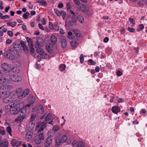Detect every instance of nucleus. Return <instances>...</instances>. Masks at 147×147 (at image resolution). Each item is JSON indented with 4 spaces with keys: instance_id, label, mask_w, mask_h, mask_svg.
<instances>
[{
    "instance_id": "nucleus-1",
    "label": "nucleus",
    "mask_w": 147,
    "mask_h": 147,
    "mask_svg": "<svg viewBox=\"0 0 147 147\" xmlns=\"http://www.w3.org/2000/svg\"><path fill=\"white\" fill-rule=\"evenodd\" d=\"M13 65H8L7 63H4L1 65L2 69L1 70V76L2 77H1V84H6L9 83V80L5 77L6 76L7 72L11 71L13 68Z\"/></svg>"
},
{
    "instance_id": "nucleus-2",
    "label": "nucleus",
    "mask_w": 147,
    "mask_h": 147,
    "mask_svg": "<svg viewBox=\"0 0 147 147\" xmlns=\"http://www.w3.org/2000/svg\"><path fill=\"white\" fill-rule=\"evenodd\" d=\"M5 85L2 84L1 86V92L2 93L1 96L4 97L3 99V102L5 103H7L12 100L11 98L9 97L11 94V92L7 91L11 89L12 87L10 85Z\"/></svg>"
},
{
    "instance_id": "nucleus-3",
    "label": "nucleus",
    "mask_w": 147,
    "mask_h": 147,
    "mask_svg": "<svg viewBox=\"0 0 147 147\" xmlns=\"http://www.w3.org/2000/svg\"><path fill=\"white\" fill-rule=\"evenodd\" d=\"M9 107L11 108L10 110L11 114L15 115L17 114V111L24 106V103L20 102L19 100H15L11 102Z\"/></svg>"
},
{
    "instance_id": "nucleus-4",
    "label": "nucleus",
    "mask_w": 147,
    "mask_h": 147,
    "mask_svg": "<svg viewBox=\"0 0 147 147\" xmlns=\"http://www.w3.org/2000/svg\"><path fill=\"white\" fill-rule=\"evenodd\" d=\"M19 111H17L18 116L15 119V121L17 123L22 122L26 118V110L25 108L21 107Z\"/></svg>"
},
{
    "instance_id": "nucleus-5",
    "label": "nucleus",
    "mask_w": 147,
    "mask_h": 147,
    "mask_svg": "<svg viewBox=\"0 0 147 147\" xmlns=\"http://www.w3.org/2000/svg\"><path fill=\"white\" fill-rule=\"evenodd\" d=\"M67 20L69 21V26H72L77 22L76 17L75 15L69 16L67 18Z\"/></svg>"
},
{
    "instance_id": "nucleus-6",
    "label": "nucleus",
    "mask_w": 147,
    "mask_h": 147,
    "mask_svg": "<svg viewBox=\"0 0 147 147\" xmlns=\"http://www.w3.org/2000/svg\"><path fill=\"white\" fill-rule=\"evenodd\" d=\"M9 78L13 81L19 82L21 81L22 78L21 76L17 74H11L9 77Z\"/></svg>"
},
{
    "instance_id": "nucleus-7",
    "label": "nucleus",
    "mask_w": 147,
    "mask_h": 147,
    "mask_svg": "<svg viewBox=\"0 0 147 147\" xmlns=\"http://www.w3.org/2000/svg\"><path fill=\"white\" fill-rule=\"evenodd\" d=\"M53 142V139L51 137H48L45 140L44 145L45 147H50V145Z\"/></svg>"
},
{
    "instance_id": "nucleus-8",
    "label": "nucleus",
    "mask_w": 147,
    "mask_h": 147,
    "mask_svg": "<svg viewBox=\"0 0 147 147\" xmlns=\"http://www.w3.org/2000/svg\"><path fill=\"white\" fill-rule=\"evenodd\" d=\"M61 46L62 48H65L67 44V38L64 36H62L61 37Z\"/></svg>"
},
{
    "instance_id": "nucleus-9",
    "label": "nucleus",
    "mask_w": 147,
    "mask_h": 147,
    "mask_svg": "<svg viewBox=\"0 0 147 147\" xmlns=\"http://www.w3.org/2000/svg\"><path fill=\"white\" fill-rule=\"evenodd\" d=\"M46 123L45 122H42L40 124L38 125V126L40 127L38 131V133H40L41 132L43 131L45 128H46Z\"/></svg>"
},
{
    "instance_id": "nucleus-10",
    "label": "nucleus",
    "mask_w": 147,
    "mask_h": 147,
    "mask_svg": "<svg viewBox=\"0 0 147 147\" xmlns=\"http://www.w3.org/2000/svg\"><path fill=\"white\" fill-rule=\"evenodd\" d=\"M33 133V131H32V130L28 131L26 133L25 138L27 141L29 140L32 138Z\"/></svg>"
},
{
    "instance_id": "nucleus-11",
    "label": "nucleus",
    "mask_w": 147,
    "mask_h": 147,
    "mask_svg": "<svg viewBox=\"0 0 147 147\" xmlns=\"http://www.w3.org/2000/svg\"><path fill=\"white\" fill-rule=\"evenodd\" d=\"M36 110L37 112L43 114L44 113V107L41 104H40L37 106Z\"/></svg>"
},
{
    "instance_id": "nucleus-12",
    "label": "nucleus",
    "mask_w": 147,
    "mask_h": 147,
    "mask_svg": "<svg viewBox=\"0 0 147 147\" xmlns=\"http://www.w3.org/2000/svg\"><path fill=\"white\" fill-rule=\"evenodd\" d=\"M35 126V124L34 123L32 122H30L28 123L26 126V129L27 130L31 131L32 130V131H34Z\"/></svg>"
},
{
    "instance_id": "nucleus-13",
    "label": "nucleus",
    "mask_w": 147,
    "mask_h": 147,
    "mask_svg": "<svg viewBox=\"0 0 147 147\" xmlns=\"http://www.w3.org/2000/svg\"><path fill=\"white\" fill-rule=\"evenodd\" d=\"M43 40L41 38L39 37L37 38L36 45L38 47H41L43 45Z\"/></svg>"
},
{
    "instance_id": "nucleus-14",
    "label": "nucleus",
    "mask_w": 147,
    "mask_h": 147,
    "mask_svg": "<svg viewBox=\"0 0 147 147\" xmlns=\"http://www.w3.org/2000/svg\"><path fill=\"white\" fill-rule=\"evenodd\" d=\"M9 143L8 140L6 139H4L1 141V147H8Z\"/></svg>"
},
{
    "instance_id": "nucleus-15",
    "label": "nucleus",
    "mask_w": 147,
    "mask_h": 147,
    "mask_svg": "<svg viewBox=\"0 0 147 147\" xmlns=\"http://www.w3.org/2000/svg\"><path fill=\"white\" fill-rule=\"evenodd\" d=\"M111 110L113 113L116 114L120 111V109L118 106H115L112 107Z\"/></svg>"
},
{
    "instance_id": "nucleus-16",
    "label": "nucleus",
    "mask_w": 147,
    "mask_h": 147,
    "mask_svg": "<svg viewBox=\"0 0 147 147\" xmlns=\"http://www.w3.org/2000/svg\"><path fill=\"white\" fill-rule=\"evenodd\" d=\"M4 56L5 58L10 59L12 60L15 59L14 56L10 53H6L4 54Z\"/></svg>"
},
{
    "instance_id": "nucleus-17",
    "label": "nucleus",
    "mask_w": 147,
    "mask_h": 147,
    "mask_svg": "<svg viewBox=\"0 0 147 147\" xmlns=\"http://www.w3.org/2000/svg\"><path fill=\"white\" fill-rule=\"evenodd\" d=\"M61 143H62V142L60 140V137H57L56 139L55 146L56 147H59Z\"/></svg>"
},
{
    "instance_id": "nucleus-18",
    "label": "nucleus",
    "mask_w": 147,
    "mask_h": 147,
    "mask_svg": "<svg viewBox=\"0 0 147 147\" xmlns=\"http://www.w3.org/2000/svg\"><path fill=\"white\" fill-rule=\"evenodd\" d=\"M80 10L84 12L88 11V8H87L86 6L84 5H80Z\"/></svg>"
},
{
    "instance_id": "nucleus-19",
    "label": "nucleus",
    "mask_w": 147,
    "mask_h": 147,
    "mask_svg": "<svg viewBox=\"0 0 147 147\" xmlns=\"http://www.w3.org/2000/svg\"><path fill=\"white\" fill-rule=\"evenodd\" d=\"M18 141L16 139H13L11 140V144L12 146L15 147L18 145Z\"/></svg>"
},
{
    "instance_id": "nucleus-20",
    "label": "nucleus",
    "mask_w": 147,
    "mask_h": 147,
    "mask_svg": "<svg viewBox=\"0 0 147 147\" xmlns=\"http://www.w3.org/2000/svg\"><path fill=\"white\" fill-rule=\"evenodd\" d=\"M46 48L49 52L51 53L53 52V47L51 45L47 44L46 45Z\"/></svg>"
},
{
    "instance_id": "nucleus-21",
    "label": "nucleus",
    "mask_w": 147,
    "mask_h": 147,
    "mask_svg": "<svg viewBox=\"0 0 147 147\" xmlns=\"http://www.w3.org/2000/svg\"><path fill=\"white\" fill-rule=\"evenodd\" d=\"M36 51L38 54L41 56L42 54H43L44 53V50L41 47H38L36 49Z\"/></svg>"
},
{
    "instance_id": "nucleus-22",
    "label": "nucleus",
    "mask_w": 147,
    "mask_h": 147,
    "mask_svg": "<svg viewBox=\"0 0 147 147\" xmlns=\"http://www.w3.org/2000/svg\"><path fill=\"white\" fill-rule=\"evenodd\" d=\"M51 40L53 44H55L57 41V38L54 35H52L51 37Z\"/></svg>"
},
{
    "instance_id": "nucleus-23",
    "label": "nucleus",
    "mask_w": 147,
    "mask_h": 147,
    "mask_svg": "<svg viewBox=\"0 0 147 147\" xmlns=\"http://www.w3.org/2000/svg\"><path fill=\"white\" fill-rule=\"evenodd\" d=\"M52 119V118L51 114L50 113H49L46 116V117H45V121H43V122H45L47 124V122L49 121V120H51Z\"/></svg>"
},
{
    "instance_id": "nucleus-24",
    "label": "nucleus",
    "mask_w": 147,
    "mask_h": 147,
    "mask_svg": "<svg viewBox=\"0 0 147 147\" xmlns=\"http://www.w3.org/2000/svg\"><path fill=\"white\" fill-rule=\"evenodd\" d=\"M37 138H39L41 140H42L44 139L45 135L43 133H37Z\"/></svg>"
},
{
    "instance_id": "nucleus-25",
    "label": "nucleus",
    "mask_w": 147,
    "mask_h": 147,
    "mask_svg": "<svg viewBox=\"0 0 147 147\" xmlns=\"http://www.w3.org/2000/svg\"><path fill=\"white\" fill-rule=\"evenodd\" d=\"M77 19L81 23H84V19L83 16L81 15H78L76 17V19Z\"/></svg>"
},
{
    "instance_id": "nucleus-26",
    "label": "nucleus",
    "mask_w": 147,
    "mask_h": 147,
    "mask_svg": "<svg viewBox=\"0 0 147 147\" xmlns=\"http://www.w3.org/2000/svg\"><path fill=\"white\" fill-rule=\"evenodd\" d=\"M13 46L14 48L16 50H18L17 49H19V47H20V45L16 42H13Z\"/></svg>"
},
{
    "instance_id": "nucleus-27",
    "label": "nucleus",
    "mask_w": 147,
    "mask_h": 147,
    "mask_svg": "<svg viewBox=\"0 0 147 147\" xmlns=\"http://www.w3.org/2000/svg\"><path fill=\"white\" fill-rule=\"evenodd\" d=\"M16 22H8L7 23V25L8 26H10L12 27H14L16 25Z\"/></svg>"
},
{
    "instance_id": "nucleus-28",
    "label": "nucleus",
    "mask_w": 147,
    "mask_h": 147,
    "mask_svg": "<svg viewBox=\"0 0 147 147\" xmlns=\"http://www.w3.org/2000/svg\"><path fill=\"white\" fill-rule=\"evenodd\" d=\"M67 37L69 39H74V36L72 32L71 31L67 33Z\"/></svg>"
},
{
    "instance_id": "nucleus-29",
    "label": "nucleus",
    "mask_w": 147,
    "mask_h": 147,
    "mask_svg": "<svg viewBox=\"0 0 147 147\" xmlns=\"http://www.w3.org/2000/svg\"><path fill=\"white\" fill-rule=\"evenodd\" d=\"M67 138V136L64 135H63L61 136V138H60V140L62 142V143H63L66 142Z\"/></svg>"
},
{
    "instance_id": "nucleus-30",
    "label": "nucleus",
    "mask_w": 147,
    "mask_h": 147,
    "mask_svg": "<svg viewBox=\"0 0 147 147\" xmlns=\"http://www.w3.org/2000/svg\"><path fill=\"white\" fill-rule=\"evenodd\" d=\"M26 38L28 44L30 45V46L33 45V41L30 38L28 37H26Z\"/></svg>"
},
{
    "instance_id": "nucleus-31",
    "label": "nucleus",
    "mask_w": 147,
    "mask_h": 147,
    "mask_svg": "<svg viewBox=\"0 0 147 147\" xmlns=\"http://www.w3.org/2000/svg\"><path fill=\"white\" fill-rule=\"evenodd\" d=\"M88 64L90 65H95L96 63L92 59H90L88 61Z\"/></svg>"
},
{
    "instance_id": "nucleus-32",
    "label": "nucleus",
    "mask_w": 147,
    "mask_h": 147,
    "mask_svg": "<svg viewBox=\"0 0 147 147\" xmlns=\"http://www.w3.org/2000/svg\"><path fill=\"white\" fill-rule=\"evenodd\" d=\"M23 95L25 96V97L29 93V90L28 89H26L22 91Z\"/></svg>"
},
{
    "instance_id": "nucleus-33",
    "label": "nucleus",
    "mask_w": 147,
    "mask_h": 147,
    "mask_svg": "<svg viewBox=\"0 0 147 147\" xmlns=\"http://www.w3.org/2000/svg\"><path fill=\"white\" fill-rule=\"evenodd\" d=\"M59 29V27L58 26V22H55L54 24V29L53 30L58 31Z\"/></svg>"
},
{
    "instance_id": "nucleus-34",
    "label": "nucleus",
    "mask_w": 147,
    "mask_h": 147,
    "mask_svg": "<svg viewBox=\"0 0 147 147\" xmlns=\"http://www.w3.org/2000/svg\"><path fill=\"white\" fill-rule=\"evenodd\" d=\"M10 17V16L9 15H5L3 16V14L1 12V19L5 20L7 18H9Z\"/></svg>"
},
{
    "instance_id": "nucleus-35",
    "label": "nucleus",
    "mask_w": 147,
    "mask_h": 147,
    "mask_svg": "<svg viewBox=\"0 0 147 147\" xmlns=\"http://www.w3.org/2000/svg\"><path fill=\"white\" fill-rule=\"evenodd\" d=\"M7 132L11 136H12V135L11 134V128L9 126H8L7 127L6 129Z\"/></svg>"
},
{
    "instance_id": "nucleus-36",
    "label": "nucleus",
    "mask_w": 147,
    "mask_h": 147,
    "mask_svg": "<svg viewBox=\"0 0 147 147\" xmlns=\"http://www.w3.org/2000/svg\"><path fill=\"white\" fill-rule=\"evenodd\" d=\"M36 117V115L35 114H32L31 115L30 117V121L31 122L35 120Z\"/></svg>"
},
{
    "instance_id": "nucleus-37",
    "label": "nucleus",
    "mask_w": 147,
    "mask_h": 147,
    "mask_svg": "<svg viewBox=\"0 0 147 147\" xmlns=\"http://www.w3.org/2000/svg\"><path fill=\"white\" fill-rule=\"evenodd\" d=\"M54 11L57 16H61V11H59L56 8L54 9Z\"/></svg>"
},
{
    "instance_id": "nucleus-38",
    "label": "nucleus",
    "mask_w": 147,
    "mask_h": 147,
    "mask_svg": "<svg viewBox=\"0 0 147 147\" xmlns=\"http://www.w3.org/2000/svg\"><path fill=\"white\" fill-rule=\"evenodd\" d=\"M11 72L15 73H18L19 71V69L15 66H13Z\"/></svg>"
},
{
    "instance_id": "nucleus-39",
    "label": "nucleus",
    "mask_w": 147,
    "mask_h": 147,
    "mask_svg": "<svg viewBox=\"0 0 147 147\" xmlns=\"http://www.w3.org/2000/svg\"><path fill=\"white\" fill-rule=\"evenodd\" d=\"M77 146L79 147H84L85 146V144L83 142L81 141L78 143Z\"/></svg>"
},
{
    "instance_id": "nucleus-40",
    "label": "nucleus",
    "mask_w": 147,
    "mask_h": 147,
    "mask_svg": "<svg viewBox=\"0 0 147 147\" xmlns=\"http://www.w3.org/2000/svg\"><path fill=\"white\" fill-rule=\"evenodd\" d=\"M66 66L64 64L61 65L59 67V69L61 71H63L65 69Z\"/></svg>"
},
{
    "instance_id": "nucleus-41",
    "label": "nucleus",
    "mask_w": 147,
    "mask_h": 147,
    "mask_svg": "<svg viewBox=\"0 0 147 147\" xmlns=\"http://www.w3.org/2000/svg\"><path fill=\"white\" fill-rule=\"evenodd\" d=\"M144 28V26L143 24L139 25L137 28V30L138 31H140L143 29Z\"/></svg>"
},
{
    "instance_id": "nucleus-42",
    "label": "nucleus",
    "mask_w": 147,
    "mask_h": 147,
    "mask_svg": "<svg viewBox=\"0 0 147 147\" xmlns=\"http://www.w3.org/2000/svg\"><path fill=\"white\" fill-rule=\"evenodd\" d=\"M22 93L23 92H22L20 93H18V95H17L18 97L20 99H22L25 97V96H24L23 94Z\"/></svg>"
},
{
    "instance_id": "nucleus-43",
    "label": "nucleus",
    "mask_w": 147,
    "mask_h": 147,
    "mask_svg": "<svg viewBox=\"0 0 147 147\" xmlns=\"http://www.w3.org/2000/svg\"><path fill=\"white\" fill-rule=\"evenodd\" d=\"M30 52L31 54H32L35 52V50L33 48V45L30 46Z\"/></svg>"
},
{
    "instance_id": "nucleus-44",
    "label": "nucleus",
    "mask_w": 147,
    "mask_h": 147,
    "mask_svg": "<svg viewBox=\"0 0 147 147\" xmlns=\"http://www.w3.org/2000/svg\"><path fill=\"white\" fill-rule=\"evenodd\" d=\"M29 15V13L28 11H27L24 14L23 16V17L24 19H28V16Z\"/></svg>"
},
{
    "instance_id": "nucleus-45",
    "label": "nucleus",
    "mask_w": 147,
    "mask_h": 147,
    "mask_svg": "<svg viewBox=\"0 0 147 147\" xmlns=\"http://www.w3.org/2000/svg\"><path fill=\"white\" fill-rule=\"evenodd\" d=\"M71 46L74 47H76L78 45V43L77 42L75 41H72L71 42Z\"/></svg>"
},
{
    "instance_id": "nucleus-46",
    "label": "nucleus",
    "mask_w": 147,
    "mask_h": 147,
    "mask_svg": "<svg viewBox=\"0 0 147 147\" xmlns=\"http://www.w3.org/2000/svg\"><path fill=\"white\" fill-rule=\"evenodd\" d=\"M59 127L58 125H55L53 127L52 130L54 132L58 131L59 129Z\"/></svg>"
},
{
    "instance_id": "nucleus-47",
    "label": "nucleus",
    "mask_w": 147,
    "mask_h": 147,
    "mask_svg": "<svg viewBox=\"0 0 147 147\" xmlns=\"http://www.w3.org/2000/svg\"><path fill=\"white\" fill-rule=\"evenodd\" d=\"M41 141L42 140L37 137L35 140V142L36 144H38L41 142Z\"/></svg>"
},
{
    "instance_id": "nucleus-48",
    "label": "nucleus",
    "mask_w": 147,
    "mask_h": 147,
    "mask_svg": "<svg viewBox=\"0 0 147 147\" xmlns=\"http://www.w3.org/2000/svg\"><path fill=\"white\" fill-rule=\"evenodd\" d=\"M41 57L43 59H47L49 57V55L44 52L43 54L41 56Z\"/></svg>"
},
{
    "instance_id": "nucleus-49",
    "label": "nucleus",
    "mask_w": 147,
    "mask_h": 147,
    "mask_svg": "<svg viewBox=\"0 0 147 147\" xmlns=\"http://www.w3.org/2000/svg\"><path fill=\"white\" fill-rule=\"evenodd\" d=\"M20 43L21 46L23 48H26V45L24 41H20Z\"/></svg>"
},
{
    "instance_id": "nucleus-50",
    "label": "nucleus",
    "mask_w": 147,
    "mask_h": 147,
    "mask_svg": "<svg viewBox=\"0 0 147 147\" xmlns=\"http://www.w3.org/2000/svg\"><path fill=\"white\" fill-rule=\"evenodd\" d=\"M22 92V89L21 88H19L16 89V94L18 95V93Z\"/></svg>"
},
{
    "instance_id": "nucleus-51",
    "label": "nucleus",
    "mask_w": 147,
    "mask_h": 147,
    "mask_svg": "<svg viewBox=\"0 0 147 147\" xmlns=\"http://www.w3.org/2000/svg\"><path fill=\"white\" fill-rule=\"evenodd\" d=\"M80 62L81 63H82L83 62L84 60V55L82 54L80 55Z\"/></svg>"
},
{
    "instance_id": "nucleus-52",
    "label": "nucleus",
    "mask_w": 147,
    "mask_h": 147,
    "mask_svg": "<svg viewBox=\"0 0 147 147\" xmlns=\"http://www.w3.org/2000/svg\"><path fill=\"white\" fill-rule=\"evenodd\" d=\"M40 3L41 4V5L44 6H46L47 4L46 1L44 0H42Z\"/></svg>"
},
{
    "instance_id": "nucleus-53",
    "label": "nucleus",
    "mask_w": 147,
    "mask_h": 147,
    "mask_svg": "<svg viewBox=\"0 0 147 147\" xmlns=\"http://www.w3.org/2000/svg\"><path fill=\"white\" fill-rule=\"evenodd\" d=\"M127 30L131 32H134L135 31V30L134 28L129 27L127 28Z\"/></svg>"
},
{
    "instance_id": "nucleus-54",
    "label": "nucleus",
    "mask_w": 147,
    "mask_h": 147,
    "mask_svg": "<svg viewBox=\"0 0 147 147\" xmlns=\"http://www.w3.org/2000/svg\"><path fill=\"white\" fill-rule=\"evenodd\" d=\"M49 28L53 30L54 29V25L52 22H49Z\"/></svg>"
},
{
    "instance_id": "nucleus-55",
    "label": "nucleus",
    "mask_w": 147,
    "mask_h": 147,
    "mask_svg": "<svg viewBox=\"0 0 147 147\" xmlns=\"http://www.w3.org/2000/svg\"><path fill=\"white\" fill-rule=\"evenodd\" d=\"M66 7L68 10H69L71 8V4L70 3L68 2L67 3L66 5Z\"/></svg>"
},
{
    "instance_id": "nucleus-56",
    "label": "nucleus",
    "mask_w": 147,
    "mask_h": 147,
    "mask_svg": "<svg viewBox=\"0 0 147 147\" xmlns=\"http://www.w3.org/2000/svg\"><path fill=\"white\" fill-rule=\"evenodd\" d=\"M74 3L77 5H79L80 4V2L79 0H73Z\"/></svg>"
},
{
    "instance_id": "nucleus-57",
    "label": "nucleus",
    "mask_w": 147,
    "mask_h": 147,
    "mask_svg": "<svg viewBox=\"0 0 147 147\" xmlns=\"http://www.w3.org/2000/svg\"><path fill=\"white\" fill-rule=\"evenodd\" d=\"M129 20L131 23L133 24H135V22L134 21L133 18H129Z\"/></svg>"
},
{
    "instance_id": "nucleus-58",
    "label": "nucleus",
    "mask_w": 147,
    "mask_h": 147,
    "mask_svg": "<svg viewBox=\"0 0 147 147\" xmlns=\"http://www.w3.org/2000/svg\"><path fill=\"white\" fill-rule=\"evenodd\" d=\"M7 34L9 36L11 37L13 35L12 32L10 30L8 31Z\"/></svg>"
},
{
    "instance_id": "nucleus-59",
    "label": "nucleus",
    "mask_w": 147,
    "mask_h": 147,
    "mask_svg": "<svg viewBox=\"0 0 147 147\" xmlns=\"http://www.w3.org/2000/svg\"><path fill=\"white\" fill-rule=\"evenodd\" d=\"M38 25L39 28L40 29H41L42 30H44V29H45L43 27V26H42V24H41L40 23H39V24H38Z\"/></svg>"
},
{
    "instance_id": "nucleus-60",
    "label": "nucleus",
    "mask_w": 147,
    "mask_h": 147,
    "mask_svg": "<svg viewBox=\"0 0 147 147\" xmlns=\"http://www.w3.org/2000/svg\"><path fill=\"white\" fill-rule=\"evenodd\" d=\"M121 33L123 34L125 32V30L123 28H122L121 29Z\"/></svg>"
},
{
    "instance_id": "nucleus-61",
    "label": "nucleus",
    "mask_w": 147,
    "mask_h": 147,
    "mask_svg": "<svg viewBox=\"0 0 147 147\" xmlns=\"http://www.w3.org/2000/svg\"><path fill=\"white\" fill-rule=\"evenodd\" d=\"M41 22L43 25H45L46 23V20L44 19H42L41 20Z\"/></svg>"
},
{
    "instance_id": "nucleus-62",
    "label": "nucleus",
    "mask_w": 147,
    "mask_h": 147,
    "mask_svg": "<svg viewBox=\"0 0 147 147\" xmlns=\"http://www.w3.org/2000/svg\"><path fill=\"white\" fill-rule=\"evenodd\" d=\"M35 98H34L33 96H31L30 97V99H32V100L30 101L31 102L33 103L34 100Z\"/></svg>"
},
{
    "instance_id": "nucleus-63",
    "label": "nucleus",
    "mask_w": 147,
    "mask_h": 147,
    "mask_svg": "<svg viewBox=\"0 0 147 147\" xmlns=\"http://www.w3.org/2000/svg\"><path fill=\"white\" fill-rule=\"evenodd\" d=\"M12 40H10L9 39H8L6 40V43L7 44H10L12 42Z\"/></svg>"
},
{
    "instance_id": "nucleus-64",
    "label": "nucleus",
    "mask_w": 147,
    "mask_h": 147,
    "mask_svg": "<svg viewBox=\"0 0 147 147\" xmlns=\"http://www.w3.org/2000/svg\"><path fill=\"white\" fill-rule=\"evenodd\" d=\"M58 7L59 8H62L63 7V5L62 3H59L58 5Z\"/></svg>"
}]
</instances>
